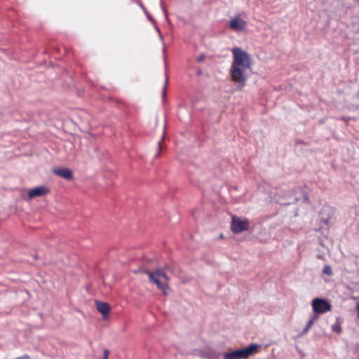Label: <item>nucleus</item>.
Returning <instances> with one entry per match:
<instances>
[{
    "mask_svg": "<svg viewBox=\"0 0 359 359\" xmlns=\"http://www.w3.org/2000/svg\"><path fill=\"white\" fill-rule=\"evenodd\" d=\"M233 60L230 68L231 81L237 83L240 90L246 84L252 62L250 55L244 50L235 47L231 49Z\"/></svg>",
    "mask_w": 359,
    "mask_h": 359,
    "instance_id": "1",
    "label": "nucleus"
},
{
    "mask_svg": "<svg viewBox=\"0 0 359 359\" xmlns=\"http://www.w3.org/2000/svg\"><path fill=\"white\" fill-rule=\"evenodd\" d=\"M259 346L255 344H252L248 347L235 350L224 354V359H247L250 356L258 352Z\"/></svg>",
    "mask_w": 359,
    "mask_h": 359,
    "instance_id": "2",
    "label": "nucleus"
},
{
    "mask_svg": "<svg viewBox=\"0 0 359 359\" xmlns=\"http://www.w3.org/2000/svg\"><path fill=\"white\" fill-rule=\"evenodd\" d=\"M148 275L151 282L156 285L157 287L165 292L168 285V278L162 270L154 271H144Z\"/></svg>",
    "mask_w": 359,
    "mask_h": 359,
    "instance_id": "3",
    "label": "nucleus"
},
{
    "mask_svg": "<svg viewBox=\"0 0 359 359\" xmlns=\"http://www.w3.org/2000/svg\"><path fill=\"white\" fill-rule=\"evenodd\" d=\"M249 229V222L248 219H243L236 217L232 216L231 229L234 233H240L243 231H247Z\"/></svg>",
    "mask_w": 359,
    "mask_h": 359,
    "instance_id": "4",
    "label": "nucleus"
},
{
    "mask_svg": "<svg viewBox=\"0 0 359 359\" xmlns=\"http://www.w3.org/2000/svg\"><path fill=\"white\" fill-rule=\"evenodd\" d=\"M312 307L313 311L318 315L330 311L332 309V305L325 299L315 298L312 301Z\"/></svg>",
    "mask_w": 359,
    "mask_h": 359,
    "instance_id": "5",
    "label": "nucleus"
},
{
    "mask_svg": "<svg viewBox=\"0 0 359 359\" xmlns=\"http://www.w3.org/2000/svg\"><path fill=\"white\" fill-rule=\"evenodd\" d=\"M48 189L45 186L36 187L28 191L27 197L29 199H32L35 197L44 196L48 193Z\"/></svg>",
    "mask_w": 359,
    "mask_h": 359,
    "instance_id": "6",
    "label": "nucleus"
},
{
    "mask_svg": "<svg viewBox=\"0 0 359 359\" xmlns=\"http://www.w3.org/2000/svg\"><path fill=\"white\" fill-rule=\"evenodd\" d=\"M53 172L67 180H70L73 178L72 171L67 168L57 167L53 169Z\"/></svg>",
    "mask_w": 359,
    "mask_h": 359,
    "instance_id": "7",
    "label": "nucleus"
},
{
    "mask_svg": "<svg viewBox=\"0 0 359 359\" xmlns=\"http://www.w3.org/2000/svg\"><path fill=\"white\" fill-rule=\"evenodd\" d=\"M246 26V22L241 18L236 17L229 22V27L233 31H242Z\"/></svg>",
    "mask_w": 359,
    "mask_h": 359,
    "instance_id": "8",
    "label": "nucleus"
},
{
    "mask_svg": "<svg viewBox=\"0 0 359 359\" xmlns=\"http://www.w3.org/2000/svg\"><path fill=\"white\" fill-rule=\"evenodd\" d=\"M97 310L102 315V318L105 319L110 312V306L106 302L95 301Z\"/></svg>",
    "mask_w": 359,
    "mask_h": 359,
    "instance_id": "9",
    "label": "nucleus"
},
{
    "mask_svg": "<svg viewBox=\"0 0 359 359\" xmlns=\"http://www.w3.org/2000/svg\"><path fill=\"white\" fill-rule=\"evenodd\" d=\"M318 318V316H313L310 320L308 322L306 327L303 331V333L305 334L308 332V330L311 328V327L313 325L314 321Z\"/></svg>",
    "mask_w": 359,
    "mask_h": 359,
    "instance_id": "10",
    "label": "nucleus"
},
{
    "mask_svg": "<svg viewBox=\"0 0 359 359\" xmlns=\"http://www.w3.org/2000/svg\"><path fill=\"white\" fill-rule=\"evenodd\" d=\"M323 273L329 276H332L333 272L332 267L330 265H325L323 269Z\"/></svg>",
    "mask_w": 359,
    "mask_h": 359,
    "instance_id": "11",
    "label": "nucleus"
},
{
    "mask_svg": "<svg viewBox=\"0 0 359 359\" xmlns=\"http://www.w3.org/2000/svg\"><path fill=\"white\" fill-rule=\"evenodd\" d=\"M332 330L336 332L339 333L341 332V327H340V325H338V324H334V325H332Z\"/></svg>",
    "mask_w": 359,
    "mask_h": 359,
    "instance_id": "12",
    "label": "nucleus"
},
{
    "mask_svg": "<svg viewBox=\"0 0 359 359\" xmlns=\"http://www.w3.org/2000/svg\"><path fill=\"white\" fill-rule=\"evenodd\" d=\"M109 351L107 349H104L103 352L102 359H108Z\"/></svg>",
    "mask_w": 359,
    "mask_h": 359,
    "instance_id": "13",
    "label": "nucleus"
},
{
    "mask_svg": "<svg viewBox=\"0 0 359 359\" xmlns=\"http://www.w3.org/2000/svg\"><path fill=\"white\" fill-rule=\"evenodd\" d=\"M205 55L204 54H201L198 57H197V61L198 62H203V60H205Z\"/></svg>",
    "mask_w": 359,
    "mask_h": 359,
    "instance_id": "14",
    "label": "nucleus"
},
{
    "mask_svg": "<svg viewBox=\"0 0 359 359\" xmlns=\"http://www.w3.org/2000/svg\"><path fill=\"white\" fill-rule=\"evenodd\" d=\"M162 142H163V140H161V141L158 142V153L156 154V156L158 157L159 155H160V152H161V144H162Z\"/></svg>",
    "mask_w": 359,
    "mask_h": 359,
    "instance_id": "15",
    "label": "nucleus"
},
{
    "mask_svg": "<svg viewBox=\"0 0 359 359\" xmlns=\"http://www.w3.org/2000/svg\"><path fill=\"white\" fill-rule=\"evenodd\" d=\"M15 359H30V358L28 355H24L18 357Z\"/></svg>",
    "mask_w": 359,
    "mask_h": 359,
    "instance_id": "16",
    "label": "nucleus"
},
{
    "mask_svg": "<svg viewBox=\"0 0 359 359\" xmlns=\"http://www.w3.org/2000/svg\"><path fill=\"white\" fill-rule=\"evenodd\" d=\"M168 77L166 76V79H165V84H164V86H163V94H165V90H166V88H167V84H168Z\"/></svg>",
    "mask_w": 359,
    "mask_h": 359,
    "instance_id": "17",
    "label": "nucleus"
},
{
    "mask_svg": "<svg viewBox=\"0 0 359 359\" xmlns=\"http://www.w3.org/2000/svg\"><path fill=\"white\" fill-rule=\"evenodd\" d=\"M201 70H198L197 72V75H201Z\"/></svg>",
    "mask_w": 359,
    "mask_h": 359,
    "instance_id": "18",
    "label": "nucleus"
}]
</instances>
